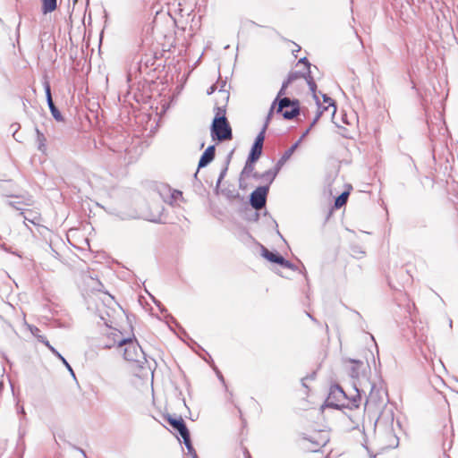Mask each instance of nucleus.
<instances>
[{"instance_id": "nucleus-1", "label": "nucleus", "mask_w": 458, "mask_h": 458, "mask_svg": "<svg viewBox=\"0 0 458 458\" xmlns=\"http://www.w3.org/2000/svg\"><path fill=\"white\" fill-rule=\"evenodd\" d=\"M229 92L219 90L216 96V114L211 126L214 139L220 141L230 140L233 138L232 128L225 117Z\"/></svg>"}, {"instance_id": "nucleus-2", "label": "nucleus", "mask_w": 458, "mask_h": 458, "mask_svg": "<svg viewBox=\"0 0 458 458\" xmlns=\"http://www.w3.org/2000/svg\"><path fill=\"white\" fill-rule=\"evenodd\" d=\"M267 127V123L264 124L261 131L258 134V136L255 139L254 144L249 154L246 165L243 170L242 171V177L243 179L248 178L250 174L253 173L254 164L261 157Z\"/></svg>"}, {"instance_id": "nucleus-3", "label": "nucleus", "mask_w": 458, "mask_h": 458, "mask_svg": "<svg viewBox=\"0 0 458 458\" xmlns=\"http://www.w3.org/2000/svg\"><path fill=\"white\" fill-rule=\"evenodd\" d=\"M296 67L300 68L298 71L291 72L287 81H284L280 89L277 98L287 94V88L295 81L303 80L309 85V81H314L310 75V64L306 58H301L298 61Z\"/></svg>"}, {"instance_id": "nucleus-4", "label": "nucleus", "mask_w": 458, "mask_h": 458, "mask_svg": "<svg viewBox=\"0 0 458 458\" xmlns=\"http://www.w3.org/2000/svg\"><path fill=\"white\" fill-rule=\"evenodd\" d=\"M165 420L182 437L183 443L185 444L189 453L193 454L194 458H197L196 452H195L194 448L192 447V445L191 442L190 432L186 427V424H185L183 419L182 417L174 418L171 415H167L165 417Z\"/></svg>"}, {"instance_id": "nucleus-5", "label": "nucleus", "mask_w": 458, "mask_h": 458, "mask_svg": "<svg viewBox=\"0 0 458 458\" xmlns=\"http://www.w3.org/2000/svg\"><path fill=\"white\" fill-rule=\"evenodd\" d=\"M329 441V435L324 430H314L303 438L302 446L308 452H318Z\"/></svg>"}, {"instance_id": "nucleus-6", "label": "nucleus", "mask_w": 458, "mask_h": 458, "mask_svg": "<svg viewBox=\"0 0 458 458\" xmlns=\"http://www.w3.org/2000/svg\"><path fill=\"white\" fill-rule=\"evenodd\" d=\"M278 101L277 112L281 113L284 118L285 119H293L297 116L300 113V106L298 100H291L288 98H276L275 102L273 103L271 110H273L274 106ZM272 113V111H270Z\"/></svg>"}, {"instance_id": "nucleus-7", "label": "nucleus", "mask_w": 458, "mask_h": 458, "mask_svg": "<svg viewBox=\"0 0 458 458\" xmlns=\"http://www.w3.org/2000/svg\"><path fill=\"white\" fill-rule=\"evenodd\" d=\"M124 342L125 338L119 330L114 328H108L99 337L98 344L104 349H111L115 346L121 348L123 343Z\"/></svg>"}, {"instance_id": "nucleus-8", "label": "nucleus", "mask_w": 458, "mask_h": 458, "mask_svg": "<svg viewBox=\"0 0 458 458\" xmlns=\"http://www.w3.org/2000/svg\"><path fill=\"white\" fill-rule=\"evenodd\" d=\"M309 87H310V91L313 94L314 98L316 99L318 108L320 109L318 115H321L324 112H327L333 115L336 110V107L335 106L333 99L324 94H321V98H322V101H321L320 98L316 94L317 85H316L315 81H309Z\"/></svg>"}, {"instance_id": "nucleus-9", "label": "nucleus", "mask_w": 458, "mask_h": 458, "mask_svg": "<svg viewBox=\"0 0 458 458\" xmlns=\"http://www.w3.org/2000/svg\"><path fill=\"white\" fill-rule=\"evenodd\" d=\"M123 358L124 360L131 362L139 361V358L141 356L140 346L130 339H125L123 343Z\"/></svg>"}, {"instance_id": "nucleus-10", "label": "nucleus", "mask_w": 458, "mask_h": 458, "mask_svg": "<svg viewBox=\"0 0 458 458\" xmlns=\"http://www.w3.org/2000/svg\"><path fill=\"white\" fill-rule=\"evenodd\" d=\"M267 187H258L250 195V204L255 209H261L266 205Z\"/></svg>"}, {"instance_id": "nucleus-11", "label": "nucleus", "mask_w": 458, "mask_h": 458, "mask_svg": "<svg viewBox=\"0 0 458 458\" xmlns=\"http://www.w3.org/2000/svg\"><path fill=\"white\" fill-rule=\"evenodd\" d=\"M261 255L272 263H276L286 268H293V264L290 261L284 259L280 254L268 250L264 246L261 247Z\"/></svg>"}, {"instance_id": "nucleus-12", "label": "nucleus", "mask_w": 458, "mask_h": 458, "mask_svg": "<svg viewBox=\"0 0 458 458\" xmlns=\"http://www.w3.org/2000/svg\"><path fill=\"white\" fill-rule=\"evenodd\" d=\"M24 219L34 225H41L43 218L37 208H27L21 212Z\"/></svg>"}, {"instance_id": "nucleus-13", "label": "nucleus", "mask_w": 458, "mask_h": 458, "mask_svg": "<svg viewBox=\"0 0 458 458\" xmlns=\"http://www.w3.org/2000/svg\"><path fill=\"white\" fill-rule=\"evenodd\" d=\"M44 89L46 91L47 100V104L50 108V111L55 119H59L61 117V114L53 102L50 83L47 81H45V83H44Z\"/></svg>"}, {"instance_id": "nucleus-14", "label": "nucleus", "mask_w": 458, "mask_h": 458, "mask_svg": "<svg viewBox=\"0 0 458 458\" xmlns=\"http://www.w3.org/2000/svg\"><path fill=\"white\" fill-rule=\"evenodd\" d=\"M215 157V147L209 146L206 148L204 153L202 154L199 161V167H204L208 163H210Z\"/></svg>"}, {"instance_id": "nucleus-15", "label": "nucleus", "mask_w": 458, "mask_h": 458, "mask_svg": "<svg viewBox=\"0 0 458 458\" xmlns=\"http://www.w3.org/2000/svg\"><path fill=\"white\" fill-rule=\"evenodd\" d=\"M279 170V167L277 168V170L276 172H272V171H267L262 174H258L257 172H255V168L253 169V173L250 174V176L248 178H245L243 179L242 176H241V182H245V181H248L249 179L250 178H255V179H259V178H266V180L268 182H271L276 175V173L277 171Z\"/></svg>"}, {"instance_id": "nucleus-16", "label": "nucleus", "mask_w": 458, "mask_h": 458, "mask_svg": "<svg viewBox=\"0 0 458 458\" xmlns=\"http://www.w3.org/2000/svg\"><path fill=\"white\" fill-rule=\"evenodd\" d=\"M351 190H352V186L347 185L346 190L335 199V208H340L346 204Z\"/></svg>"}, {"instance_id": "nucleus-17", "label": "nucleus", "mask_w": 458, "mask_h": 458, "mask_svg": "<svg viewBox=\"0 0 458 458\" xmlns=\"http://www.w3.org/2000/svg\"><path fill=\"white\" fill-rule=\"evenodd\" d=\"M41 2L44 13H52L56 9V0H41Z\"/></svg>"}, {"instance_id": "nucleus-18", "label": "nucleus", "mask_w": 458, "mask_h": 458, "mask_svg": "<svg viewBox=\"0 0 458 458\" xmlns=\"http://www.w3.org/2000/svg\"><path fill=\"white\" fill-rule=\"evenodd\" d=\"M297 146H298V143H295L294 145H293L289 149H287L284 152V154L282 156V157L278 161V166L283 165L290 158V157L293 154L294 150L296 149Z\"/></svg>"}, {"instance_id": "nucleus-19", "label": "nucleus", "mask_w": 458, "mask_h": 458, "mask_svg": "<svg viewBox=\"0 0 458 458\" xmlns=\"http://www.w3.org/2000/svg\"><path fill=\"white\" fill-rule=\"evenodd\" d=\"M42 342L53 353L58 356L66 365H68L65 360L55 350V348L49 344L47 340H42Z\"/></svg>"}, {"instance_id": "nucleus-20", "label": "nucleus", "mask_w": 458, "mask_h": 458, "mask_svg": "<svg viewBox=\"0 0 458 458\" xmlns=\"http://www.w3.org/2000/svg\"><path fill=\"white\" fill-rule=\"evenodd\" d=\"M161 219V216L157 215L150 218L151 221L158 222Z\"/></svg>"}, {"instance_id": "nucleus-21", "label": "nucleus", "mask_w": 458, "mask_h": 458, "mask_svg": "<svg viewBox=\"0 0 458 458\" xmlns=\"http://www.w3.org/2000/svg\"><path fill=\"white\" fill-rule=\"evenodd\" d=\"M244 454H245L246 458H250V454L249 451L245 450Z\"/></svg>"}, {"instance_id": "nucleus-22", "label": "nucleus", "mask_w": 458, "mask_h": 458, "mask_svg": "<svg viewBox=\"0 0 458 458\" xmlns=\"http://www.w3.org/2000/svg\"><path fill=\"white\" fill-rule=\"evenodd\" d=\"M340 394H344V392L341 389H337Z\"/></svg>"}]
</instances>
